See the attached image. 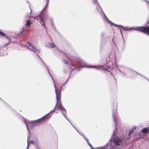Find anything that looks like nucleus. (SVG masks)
I'll use <instances>...</instances> for the list:
<instances>
[{"mask_svg": "<svg viewBox=\"0 0 149 149\" xmlns=\"http://www.w3.org/2000/svg\"><path fill=\"white\" fill-rule=\"evenodd\" d=\"M107 21L111 25H113L115 27L118 26V27H119L120 26L121 27L123 28V29H124V30H125L130 31L131 30V28H128L127 27H124L122 25H116V24H113V23L112 22H111V21H109V19H107Z\"/></svg>", "mask_w": 149, "mask_h": 149, "instance_id": "obj_4", "label": "nucleus"}, {"mask_svg": "<svg viewBox=\"0 0 149 149\" xmlns=\"http://www.w3.org/2000/svg\"><path fill=\"white\" fill-rule=\"evenodd\" d=\"M31 24V23L29 20H28L27 21L26 24V26H27L29 27L30 26Z\"/></svg>", "mask_w": 149, "mask_h": 149, "instance_id": "obj_12", "label": "nucleus"}, {"mask_svg": "<svg viewBox=\"0 0 149 149\" xmlns=\"http://www.w3.org/2000/svg\"><path fill=\"white\" fill-rule=\"evenodd\" d=\"M137 30L139 31L142 32L149 36V26L138 27L137 28Z\"/></svg>", "mask_w": 149, "mask_h": 149, "instance_id": "obj_2", "label": "nucleus"}, {"mask_svg": "<svg viewBox=\"0 0 149 149\" xmlns=\"http://www.w3.org/2000/svg\"><path fill=\"white\" fill-rule=\"evenodd\" d=\"M27 143H28V146H27V148H28L29 147V144H31V143L35 144V142L34 141H28Z\"/></svg>", "mask_w": 149, "mask_h": 149, "instance_id": "obj_13", "label": "nucleus"}, {"mask_svg": "<svg viewBox=\"0 0 149 149\" xmlns=\"http://www.w3.org/2000/svg\"><path fill=\"white\" fill-rule=\"evenodd\" d=\"M141 132L144 133L149 132V128H145L141 130Z\"/></svg>", "mask_w": 149, "mask_h": 149, "instance_id": "obj_8", "label": "nucleus"}, {"mask_svg": "<svg viewBox=\"0 0 149 149\" xmlns=\"http://www.w3.org/2000/svg\"><path fill=\"white\" fill-rule=\"evenodd\" d=\"M114 141L115 144L117 146H119L120 144L119 142H122V139L118 137L115 138L114 140Z\"/></svg>", "mask_w": 149, "mask_h": 149, "instance_id": "obj_7", "label": "nucleus"}, {"mask_svg": "<svg viewBox=\"0 0 149 149\" xmlns=\"http://www.w3.org/2000/svg\"><path fill=\"white\" fill-rule=\"evenodd\" d=\"M135 129V128L133 127H132V129H131V130H130L129 131V136H130V135L133 133V132L134 131V129Z\"/></svg>", "mask_w": 149, "mask_h": 149, "instance_id": "obj_10", "label": "nucleus"}, {"mask_svg": "<svg viewBox=\"0 0 149 149\" xmlns=\"http://www.w3.org/2000/svg\"><path fill=\"white\" fill-rule=\"evenodd\" d=\"M47 17V16H45L43 17L44 18H46V17Z\"/></svg>", "mask_w": 149, "mask_h": 149, "instance_id": "obj_22", "label": "nucleus"}, {"mask_svg": "<svg viewBox=\"0 0 149 149\" xmlns=\"http://www.w3.org/2000/svg\"><path fill=\"white\" fill-rule=\"evenodd\" d=\"M29 48L30 49V48ZM31 50H32V49H31Z\"/></svg>", "mask_w": 149, "mask_h": 149, "instance_id": "obj_25", "label": "nucleus"}, {"mask_svg": "<svg viewBox=\"0 0 149 149\" xmlns=\"http://www.w3.org/2000/svg\"><path fill=\"white\" fill-rule=\"evenodd\" d=\"M94 4H98V5L99 6H100V8H101L100 6L99 5V3H98V1H97V0H95V1H94Z\"/></svg>", "mask_w": 149, "mask_h": 149, "instance_id": "obj_16", "label": "nucleus"}, {"mask_svg": "<svg viewBox=\"0 0 149 149\" xmlns=\"http://www.w3.org/2000/svg\"><path fill=\"white\" fill-rule=\"evenodd\" d=\"M27 128H28V127L27 125Z\"/></svg>", "mask_w": 149, "mask_h": 149, "instance_id": "obj_26", "label": "nucleus"}, {"mask_svg": "<svg viewBox=\"0 0 149 149\" xmlns=\"http://www.w3.org/2000/svg\"><path fill=\"white\" fill-rule=\"evenodd\" d=\"M49 0H47V3L46 5V6H45V7L42 10V11H41V13H42L44 10L45 8L47 7L48 3H49Z\"/></svg>", "mask_w": 149, "mask_h": 149, "instance_id": "obj_17", "label": "nucleus"}, {"mask_svg": "<svg viewBox=\"0 0 149 149\" xmlns=\"http://www.w3.org/2000/svg\"><path fill=\"white\" fill-rule=\"evenodd\" d=\"M48 44V46L49 48H53L55 47V45L54 43H49Z\"/></svg>", "mask_w": 149, "mask_h": 149, "instance_id": "obj_9", "label": "nucleus"}, {"mask_svg": "<svg viewBox=\"0 0 149 149\" xmlns=\"http://www.w3.org/2000/svg\"><path fill=\"white\" fill-rule=\"evenodd\" d=\"M27 44L29 46H31L35 51L37 52H40V50L37 49L36 46L34 45L32 43L30 42H27Z\"/></svg>", "mask_w": 149, "mask_h": 149, "instance_id": "obj_6", "label": "nucleus"}, {"mask_svg": "<svg viewBox=\"0 0 149 149\" xmlns=\"http://www.w3.org/2000/svg\"><path fill=\"white\" fill-rule=\"evenodd\" d=\"M6 38L7 40H8V42L5 45V46H8L9 45V44L10 42L11 39L8 36H6Z\"/></svg>", "mask_w": 149, "mask_h": 149, "instance_id": "obj_11", "label": "nucleus"}, {"mask_svg": "<svg viewBox=\"0 0 149 149\" xmlns=\"http://www.w3.org/2000/svg\"><path fill=\"white\" fill-rule=\"evenodd\" d=\"M91 67V68H93V66H90V67Z\"/></svg>", "mask_w": 149, "mask_h": 149, "instance_id": "obj_23", "label": "nucleus"}, {"mask_svg": "<svg viewBox=\"0 0 149 149\" xmlns=\"http://www.w3.org/2000/svg\"><path fill=\"white\" fill-rule=\"evenodd\" d=\"M110 84L113 86H116L117 82L116 79L114 77H113L109 81Z\"/></svg>", "mask_w": 149, "mask_h": 149, "instance_id": "obj_5", "label": "nucleus"}, {"mask_svg": "<svg viewBox=\"0 0 149 149\" xmlns=\"http://www.w3.org/2000/svg\"><path fill=\"white\" fill-rule=\"evenodd\" d=\"M63 61L64 63L65 64L68 65V62L67 61L65 60V59H63Z\"/></svg>", "mask_w": 149, "mask_h": 149, "instance_id": "obj_18", "label": "nucleus"}, {"mask_svg": "<svg viewBox=\"0 0 149 149\" xmlns=\"http://www.w3.org/2000/svg\"><path fill=\"white\" fill-rule=\"evenodd\" d=\"M75 65L72 63H71L70 65H69L70 67L73 70L75 67H74V68H72V67L74 66Z\"/></svg>", "mask_w": 149, "mask_h": 149, "instance_id": "obj_14", "label": "nucleus"}, {"mask_svg": "<svg viewBox=\"0 0 149 149\" xmlns=\"http://www.w3.org/2000/svg\"><path fill=\"white\" fill-rule=\"evenodd\" d=\"M66 57H67L68 58L67 55H66Z\"/></svg>", "mask_w": 149, "mask_h": 149, "instance_id": "obj_24", "label": "nucleus"}, {"mask_svg": "<svg viewBox=\"0 0 149 149\" xmlns=\"http://www.w3.org/2000/svg\"><path fill=\"white\" fill-rule=\"evenodd\" d=\"M145 1L147 4L149 3V1H148L146 0H144Z\"/></svg>", "mask_w": 149, "mask_h": 149, "instance_id": "obj_19", "label": "nucleus"}, {"mask_svg": "<svg viewBox=\"0 0 149 149\" xmlns=\"http://www.w3.org/2000/svg\"><path fill=\"white\" fill-rule=\"evenodd\" d=\"M54 85L55 88V93L56 95L57 103L56 105L54 108L53 110L51 111L50 112V113H52L54 112L56 109H57L58 110L61 111L63 115L65 117H66V110L65 109V108L63 107L62 104L61 102V88H57L56 87V85L55 83H54Z\"/></svg>", "mask_w": 149, "mask_h": 149, "instance_id": "obj_1", "label": "nucleus"}, {"mask_svg": "<svg viewBox=\"0 0 149 149\" xmlns=\"http://www.w3.org/2000/svg\"><path fill=\"white\" fill-rule=\"evenodd\" d=\"M50 113H48L45 116L42 117L41 118L37 120L34 121V123L36 124H41L44 123L45 120L47 119L48 118V115H49Z\"/></svg>", "mask_w": 149, "mask_h": 149, "instance_id": "obj_3", "label": "nucleus"}, {"mask_svg": "<svg viewBox=\"0 0 149 149\" xmlns=\"http://www.w3.org/2000/svg\"><path fill=\"white\" fill-rule=\"evenodd\" d=\"M41 21L42 22H43V19H41Z\"/></svg>", "mask_w": 149, "mask_h": 149, "instance_id": "obj_21", "label": "nucleus"}, {"mask_svg": "<svg viewBox=\"0 0 149 149\" xmlns=\"http://www.w3.org/2000/svg\"><path fill=\"white\" fill-rule=\"evenodd\" d=\"M36 148L37 149H40V148L38 147H37Z\"/></svg>", "mask_w": 149, "mask_h": 149, "instance_id": "obj_20", "label": "nucleus"}, {"mask_svg": "<svg viewBox=\"0 0 149 149\" xmlns=\"http://www.w3.org/2000/svg\"><path fill=\"white\" fill-rule=\"evenodd\" d=\"M0 35L2 36H5V34L3 33L1 29H0Z\"/></svg>", "mask_w": 149, "mask_h": 149, "instance_id": "obj_15", "label": "nucleus"}]
</instances>
